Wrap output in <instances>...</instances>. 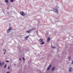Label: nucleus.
Here are the masks:
<instances>
[{
    "label": "nucleus",
    "mask_w": 73,
    "mask_h": 73,
    "mask_svg": "<svg viewBox=\"0 0 73 73\" xmlns=\"http://www.w3.org/2000/svg\"><path fill=\"white\" fill-rule=\"evenodd\" d=\"M47 42H49V41H50V38H48L47 39Z\"/></svg>",
    "instance_id": "nucleus-12"
},
{
    "label": "nucleus",
    "mask_w": 73,
    "mask_h": 73,
    "mask_svg": "<svg viewBox=\"0 0 73 73\" xmlns=\"http://www.w3.org/2000/svg\"><path fill=\"white\" fill-rule=\"evenodd\" d=\"M7 73H10L9 72H7Z\"/></svg>",
    "instance_id": "nucleus-24"
},
{
    "label": "nucleus",
    "mask_w": 73,
    "mask_h": 73,
    "mask_svg": "<svg viewBox=\"0 0 73 73\" xmlns=\"http://www.w3.org/2000/svg\"><path fill=\"white\" fill-rule=\"evenodd\" d=\"M51 48H56V47L54 46H53V47H52Z\"/></svg>",
    "instance_id": "nucleus-17"
},
{
    "label": "nucleus",
    "mask_w": 73,
    "mask_h": 73,
    "mask_svg": "<svg viewBox=\"0 0 73 73\" xmlns=\"http://www.w3.org/2000/svg\"><path fill=\"white\" fill-rule=\"evenodd\" d=\"M20 14H21V15H22V16H25V13L23 11L20 12Z\"/></svg>",
    "instance_id": "nucleus-3"
},
{
    "label": "nucleus",
    "mask_w": 73,
    "mask_h": 73,
    "mask_svg": "<svg viewBox=\"0 0 73 73\" xmlns=\"http://www.w3.org/2000/svg\"><path fill=\"white\" fill-rule=\"evenodd\" d=\"M11 2V3H12V2H13V0H10Z\"/></svg>",
    "instance_id": "nucleus-16"
},
{
    "label": "nucleus",
    "mask_w": 73,
    "mask_h": 73,
    "mask_svg": "<svg viewBox=\"0 0 73 73\" xmlns=\"http://www.w3.org/2000/svg\"><path fill=\"white\" fill-rule=\"evenodd\" d=\"M6 62H9V61L7 60L6 61Z\"/></svg>",
    "instance_id": "nucleus-21"
},
{
    "label": "nucleus",
    "mask_w": 73,
    "mask_h": 73,
    "mask_svg": "<svg viewBox=\"0 0 73 73\" xmlns=\"http://www.w3.org/2000/svg\"><path fill=\"white\" fill-rule=\"evenodd\" d=\"M58 7L56 8V9L54 10V11L55 12H56V13H57V12H58V10L57 9H58Z\"/></svg>",
    "instance_id": "nucleus-1"
},
{
    "label": "nucleus",
    "mask_w": 73,
    "mask_h": 73,
    "mask_svg": "<svg viewBox=\"0 0 73 73\" xmlns=\"http://www.w3.org/2000/svg\"><path fill=\"white\" fill-rule=\"evenodd\" d=\"M71 58V56H69V60H70V59Z\"/></svg>",
    "instance_id": "nucleus-18"
},
{
    "label": "nucleus",
    "mask_w": 73,
    "mask_h": 73,
    "mask_svg": "<svg viewBox=\"0 0 73 73\" xmlns=\"http://www.w3.org/2000/svg\"><path fill=\"white\" fill-rule=\"evenodd\" d=\"M4 62H3L2 63H1V62H0V65L1 66H2V65H4Z\"/></svg>",
    "instance_id": "nucleus-7"
},
{
    "label": "nucleus",
    "mask_w": 73,
    "mask_h": 73,
    "mask_svg": "<svg viewBox=\"0 0 73 73\" xmlns=\"http://www.w3.org/2000/svg\"><path fill=\"white\" fill-rule=\"evenodd\" d=\"M7 64H5V65L4 66V68H6V67H7Z\"/></svg>",
    "instance_id": "nucleus-14"
},
{
    "label": "nucleus",
    "mask_w": 73,
    "mask_h": 73,
    "mask_svg": "<svg viewBox=\"0 0 73 73\" xmlns=\"http://www.w3.org/2000/svg\"><path fill=\"white\" fill-rule=\"evenodd\" d=\"M31 31H32V30H30L28 31H26V32H27V33H31Z\"/></svg>",
    "instance_id": "nucleus-9"
},
{
    "label": "nucleus",
    "mask_w": 73,
    "mask_h": 73,
    "mask_svg": "<svg viewBox=\"0 0 73 73\" xmlns=\"http://www.w3.org/2000/svg\"><path fill=\"white\" fill-rule=\"evenodd\" d=\"M5 1L6 3H9V1L8 0H5Z\"/></svg>",
    "instance_id": "nucleus-10"
},
{
    "label": "nucleus",
    "mask_w": 73,
    "mask_h": 73,
    "mask_svg": "<svg viewBox=\"0 0 73 73\" xmlns=\"http://www.w3.org/2000/svg\"><path fill=\"white\" fill-rule=\"evenodd\" d=\"M5 53H4V54H5V53H6V50H5Z\"/></svg>",
    "instance_id": "nucleus-19"
},
{
    "label": "nucleus",
    "mask_w": 73,
    "mask_h": 73,
    "mask_svg": "<svg viewBox=\"0 0 73 73\" xmlns=\"http://www.w3.org/2000/svg\"><path fill=\"white\" fill-rule=\"evenodd\" d=\"M71 64H72V65H73V61L72 62Z\"/></svg>",
    "instance_id": "nucleus-20"
},
{
    "label": "nucleus",
    "mask_w": 73,
    "mask_h": 73,
    "mask_svg": "<svg viewBox=\"0 0 73 73\" xmlns=\"http://www.w3.org/2000/svg\"><path fill=\"white\" fill-rule=\"evenodd\" d=\"M45 44V42H43L41 43V45H42L43 44Z\"/></svg>",
    "instance_id": "nucleus-13"
},
{
    "label": "nucleus",
    "mask_w": 73,
    "mask_h": 73,
    "mask_svg": "<svg viewBox=\"0 0 73 73\" xmlns=\"http://www.w3.org/2000/svg\"><path fill=\"white\" fill-rule=\"evenodd\" d=\"M12 27H10L9 29L7 30V32L9 33L11 29H12Z\"/></svg>",
    "instance_id": "nucleus-5"
},
{
    "label": "nucleus",
    "mask_w": 73,
    "mask_h": 73,
    "mask_svg": "<svg viewBox=\"0 0 73 73\" xmlns=\"http://www.w3.org/2000/svg\"><path fill=\"white\" fill-rule=\"evenodd\" d=\"M19 60H20V61H21V58H20Z\"/></svg>",
    "instance_id": "nucleus-22"
},
{
    "label": "nucleus",
    "mask_w": 73,
    "mask_h": 73,
    "mask_svg": "<svg viewBox=\"0 0 73 73\" xmlns=\"http://www.w3.org/2000/svg\"><path fill=\"white\" fill-rule=\"evenodd\" d=\"M8 69H9V67H8Z\"/></svg>",
    "instance_id": "nucleus-23"
},
{
    "label": "nucleus",
    "mask_w": 73,
    "mask_h": 73,
    "mask_svg": "<svg viewBox=\"0 0 73 73\" xmlns=\"http://www.w3.org/2000/svg\"><path fill=\"white\" fill-rule=\"evenodd\" d=\"M43 41V40L42 39H40V40H39V41L40 42H42V41Z\"/></svg>",
    "instance_id": "nucleus-11"
},
{
    "label": "nucleus",
    "mask_w": 73,
    "mask_h": 73,
    "mask_svg": "<svg viewBox=\"0 0 73 73\" xmlns=\"http://www.w3.org/2000/svg\"><path fill=\"white\" fill-rule=\"evenodd\" d=\"M56 69V67H53L51 69V71L52 72H54V70Z\"/></svg>",
    "instance_id": "nucleus-4"
},
{
    "label": "nucleus",
    "mask_w": 73,
    "mask_h": 73,
    "mask_svg": "<svg viewBox=\"0 0 73 73\" xmlns=\"http://www.w3.org/2000/svg\"><path fill=\"white\" fill-rule=\"evenodd\" d=\"M51 66L52 65H49V66L47 68V70H50V68H51Z\"/></svg>",
    "instance_id": "nucleus-2"
},
{
    "label": "nucleus",
    "mask_w": 73,
    "mask_h": 73,
    "mask_svg": "<svg viewBox=\"0 0 73 73\" xmlns=\"http://www.w3.org/2000/svg\"><path fill=\"white\" fill-rule=\"evenodd\" d=\"M73 71V69H72V68L70 67L69 69V72H72Z\"/></svg>",
    "instance_id": "nucleus-6"
},
{
    "label": "nucleus",
    "mask_w": 73,
    "mask_h": 73,
    "mask_svg": "<svg viewBox=\"0 0 73 73\" xmlns=\"http://www.w3.org/2000/svg\"><path fill=\"white\" fill-rule=\"evenodd\" d=\"M29 37V36H27L25 37V39L26 40H27V39H28V38Z\"/></svg>",
    "instance_id": "nucleus-8"
},
{
    "label": "nucleus",
    "mask_w": 73,
    "mask_h": 73,
    "mask_svg": "<svg viewBox=\"0 0 73 73\" xmlns=\"http://www.w3.org/2000/svg\"><path fill=\"white\" fill-rule=\"evenodd\" d=\"M23 61H25V58H24V57H23Z\"/></svg>",
    "instance_id": "nucleus-15"
}]
</instances>
